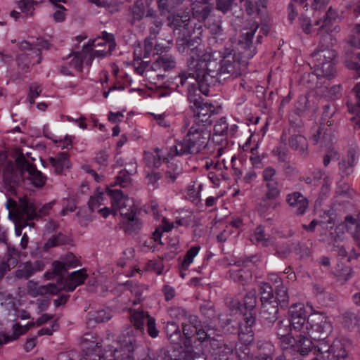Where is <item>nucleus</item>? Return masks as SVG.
<instances>
[{
  "label": "nucleus",
  "instance_id": "nucleus-1",
  "mask_svg": "<svg viewBox=\"0 0 360 360\" xmlns=\"http://www.w3.org/2000/svg\"><path fill=\"white\" fill-rule=\"evenodd\" d=\"M258 28L257 22H252L249 27L244 28L237 50L225 53L222 58L216 51L205 53L200 63L202 65V72L195 80L199 83L204 95L208 94L210 86L219 84L228 78L237 77L245 70L248 60L257 52L252 39Z\"/></svg>",
  "mask_w": 360,
  "mask_h": 360
},
{
  "label": "nucleus",
  "instance_id": "nucleus-2",
  "mask_svg": "<svg viewBox=\"0 0 360 360\" xmlns=\"http://www.w3.org/2000/svg\"><path fill=\"white\" fill-rule=\"evenodd\" d=\"M306 318L307 311L304 304H294V338H297L295 347L302 356L307 355L311 349L312 342L309 339V327L312 333L319 334V339H324L331 330L330 323L323 314H314L311 317L310 324L307 322Z\"/></svg>",
  "mask_w": 360,
  "mask_h": 360
},
{
  "label": "nucleus",
  "instance_id": "nucleus-3",
  "mask_svg": "<svg viewBox=\"0 0 360 360\" xmlns=\"http://www.w3.org/2000/svg\"><path fill=\"white\" fill-rule=\"evenodd\" d=\"M202 39L200 36L193 35L191 31L181 34L176 38V47L181 53H188L186 60V69L175 77L176 87L186 85L188 80H195L202 70V65L205 53L201 45Z\"/></svg>",
  "mask_w": 360,
  "mask_h": 360
},
{
  "label": "nucleus",
  "instance_id": "nucleus-4",
  "mask_svg": "<svg viewBox=\"0 0 360 360\" xmlns=\"http://www.w3.org/2000/svg\"><path fill=\"white\" fill-rule=\"evenodd\" d=\"M3 176L4 189L7 193L15 195H18L21 183L25 179L37 188L43 187L46 181V176L25 159L22 153L16 158L15 163L8 162L6 164Z\"/></svg>",
  "mask_w": 360,
  "mask_h": 360
},
{
  "label": "nucleus",
  "instance_id": "nucleus-5",
  "mask_svg": "<svg viewBox=\"0 0 360 360\" xmlns=\"http://www.w3.org/2000/svg\"><path fill=\"white\" fill-rule=\"evenodd\" d=\"M210 139V131L204 126L193 125L181 141L170 149L169 155H193L199 153L205 148Z\"/></svg>",
  "mask_w": 360,
  "mask_h": 360
},
{
  "label": "nucleus",
  "instance_id": "nucleus-6",
  "mask_svg": "<svg viewBox=\"0 0 360 360\" xmlns=\"http://www.w3.org/2000/svg\"><path fill=\"white\" fill-rule=\"evenodd\" d=\"M194 80H188L186 85L188 86V99L191 103V108L194 112L195 122L198 126L211 125L212 123L210 116L213 112V106L207 103H202L200 94L196 92H202L200 91L199 83L193 82Z\"/></svg>",
  "mask_w": 360,
  "mask_h": 360
},
{
  "label": "nucleus",
  "instance_id": "nucleus-7",
  "mask_svg": "<svg viewBox=\"0 0 360 360\" xmlns=\"http://www.w3.org/2000/svg\"><path fill=\"white\" fill-rule=\"evenodd\" d=\"M314 70L311 73H306L302 77L304 84H307L309 89H319L321 87L322 84L325 83L319 81L323 78L330 79L335 75V70L333 63L326 62L324 65L320 66L314 65Z\"/></svg>",
  "mask_w": 360,
  "mask_h": 360
},
{
  "label": "nucleus",
  "instance_id": "nucleus-8",
  "mask_svg": "<svg viewBox=\"0 0 360 360\" xmlns=\"http://www.w3.org/2000/svg\"><path fill=\"white\" fill-rule=\"evenodd\" d=\"M168 26L172 30L174 34L177 37L191 31V18L188 13L172 14L167 17Z\"/></svg>",
  "mask_w": 360,
  "mask_h": 360
},
{
  "label": "nucleus",
  "instance_id": "nucleus-9",
  "mask_svg": "<svg viewBox=\"0 0 360 360\" xmlns=\"http://www.w3.org/2000/svg\"><path fill=\"white\" fill-rule=\"evenodd\" d=\"M292 325V314L286 319L281 320L277 323L276 334L280 340V345L282 350L292 349L291 344Z\"/></svg>",
  "mask_w": 360,
  "mask_h": 360
},
{
  "label": "nucleus",
  "instance_id": "nucleus-10",
  "mask_svg": "<svg viewBox=\"0 0 360 360\" xmlns=\"http://www.w3.org/2000/svg\"><path fill=\"white\" fill-rule=\"evenodd\" d=\"M327 39L331 40V36L327 34L324 37H321V45L311 54L314 63V65L320 66L321 65H324L326 62L333 63L336 53L334 50L323 45V42L327 41Z\"/></svg>",
  "mask_w": 360,
  "mask_h": 360
},
{
  "label": "nucleus",
  "instance_id": "nucleus-11",
  "mask_svg": "<svg viewBox=\"0 0 360 360\" xmlns=\"http://www.w3.org/2000/svg\"><path fill=\"white\" fill-rule=\"evenodd\" d=\"M39 203L35 200L27 196L19 197L18 207H17V215L21 219H37V211Z\"/></svg>",
  "mask_w": 360,
  "mask_h": 360
},
{
  "label": "nucleus",
  "instance_id": "nucleus-12",
  "mask_svg": "<svg viewBox=\"0 0 360 360\" xmlns=\"http://www.w3.org/2000/svg\"><path fill=\"white\" fill-rule=\"evenodd\" d=\"M79 261L76 259L75 256L69 252L66 255L64 261L63 262L58 261H54L53 262V272L46 274L47 278H50V274L58 275L60 277L58 281H63L65 275L68 274V268L76 267L79 265Z\"/></svg>",
  "mask_w": 360,
  "mask_h": 360
},
{
  "label": "nucleus",
  "instance_id": "nucleus-13",
  "mask_svg": "<svg viewBox=\"0 0 360 360\" xmlns=\"http://www.w3.org/2000/svg\"><path fill=\"white\" fill-rule=\"evenodd\" d=\"M117 342L120 347H115L113 350L114 353L122 350L128 353L132 352L136 345L134 329L131 326L127 327L117 338Z\"/></svg>",
  "mask_w": 360,
  "mask_h": 360
},
{
  "label": "nucleus",
  "instance_id": "nucleus-14",
  "mask_svg": "<svg viewBox=\"0 0 360 360\" xmlns=\"http://www.w3.org/2000/svg\"><path fill=\"white\" fill-rule=\"evenodd\" d=\"M27 288L29 295L32 297L45 295L46 294L56 295L62 290L57 284L49 283L39 285L37 282L33 281H28Z\"/></svg>",
  "mask_w": 360,
  "mask_h": 360
},
{
  "label": "nucleus",
  "instance_id": "nucleus-15",
  "mask_svg": "<svg viewBox=\"0 0 360 360\" xmlns=\"http://www.w3.org/2000/svg\"><path fill=\"white\" fill-rule=\"evenodd\" d=\"M278 301H273L262 303V308L259 312L262 322L266 325H272L278 319Z\"/></svg>",
  "mask_w": 360,
  "mask_h": 360
},
{
  "label": "nucleus",
  "instance_id": "nucleus-16",
  "mask_svg": "<svg viewBox=\"0 0 360 360\" xmlns=\"http://www.w3.org/2000/svg\"><path fill=\"white\" fill-rule=\"evenodd\" d=\"M123 229L129 235L137 234L141 229V221L136 217V212L131 209L130 212H122Z\"/></svg>",
  "mask_w": 360,
  "mask_h": 360
},
{
  "label": "nucleus",
  "instance_id": "nucleus-17",
  "mask_svg": "<svg viewBox=\"0 0 360 360\" xmlns=\"http://www.w3.org/2000/svg\"><path fill=\"white\" fill-rule=\"evenodd\" d=\"M276 172L271 167L266 168L263 172V178L265 181H266V186L268 189L266 193L263 198V201H266V200H274L279 195V190L278 189V184L276 181L273 179L274 176L275 175Z\"/></svg>",
  "mask_w": 360,
  "mask_h": 360
},
{
  "label": "nucleus",
  "instance_id": "nucleus-18",
  "mask_svg": "<svg viewBox=\"0 0 360 360\" xmlns=\"http://www.w3.org/2000/svg\"><path fill=\"white\" fill-rule=\"evenodd\" d=\"M255 323V316L254 314L244 313L243 322L240 325L238 335L241 339L245 342H251L253 340L252 326Z\"/></svg>",
  "mask_w": 360,
  "mask_h": 360
},
{
  "label": "nucleus",
  "instance_id": "nucleus-19",
  "mask_svg": "<svg viewBox=\"0 0 360 360\" xmlns=\"http://www.w3.org/2000/svg\"><path fill=\"white\" fill-rule=\"evenodd\" d=\"M281 141V144L276 150L277 155L280 161L285 162L289 152L288 147H291V141H292L290 129L283 131Z\"/></svg>",
  "mask_w": 360,
  "mask_h": 360
},
{
  "label": "nucleus",
  "instance_id": "nucleus-20",
  "mask_svg": "<svg viewBox=\"0 0 360 360\" xmlns=\"http://www.w3.org/2000/svg\"><path fill=\"white\" fill-rule=\"evenodd\" d=\"M86 277L87 275L84 273V270L74 271L65 279V285L61 288L68 292H72L77 285L84 283ZM59 287L60 288V286Z\"/></svg>",
  "mask_w": 360,
  "mask_h": 360
},
{
  "label": "nucleus",
  "instance_id": "nucleus-21",
  "mask_svg": "<svg viewBox=\"0 0 360 360\" xmlns=\"http://www.w3.org/2000/svg\"><path fill=\"white\" fill-rule=\"evenodd\" d=\"M268 0H245V6L246 13L251 15L257 13L263 15L266 13Z\"/></svg>",
  "mask_w": 360,
  "mask_h": 360
},
{
  "label": "nucleus",
  "instance_id": "nucleus-22",
  "mask_svg": "<svg viewBox=\"0 0 360 360\" xmlns=\"http://www.w3.org/2000/svg\"><path fill=\"white\" fill-rule=\"evenodd\" d=\"M175 58L168 53H165L161 56H158V58L153 64V70L162 69L165 71L172 70L176 67Z\"/></svg>",
  "mask_w": 360,
  "mask_h": 360
},
{
  "label": "nucleus",
  "instance_id": "nucleus-23",
  "mask_svg": "<svg viewBox=\"0 0 360 360\" xmlns=\"http://www.w3.org/2000/svg\"><path fill=\"white\" fill-rule=\"evenodd\" d=\"M330 108L328 105H326L324 108L323 112V117L322 118V122L321 123V127H319L317 134L314 135V140L318 142L319 138L323 135V139H326L327 136L330 135V131H328V129L325 128V125L326 124L328 127H330L333 124V121L327 120V118L330 117L332 115V112H330Z\"/></svg>",
  "mask_w": 360,
  "mask_h": 360
},
{
  "label": "nucleus",
  "instance_id": "nucleus-24",
  "mask_svg": "<svg viewBox=\"0 0 360 360\" xmlns=\"http://www.w3.org/2000/svg\"><path fill=\"white\" fill-rule=\"evenodd\" d=\"M164 330L167 339L172 343H177L181 339V332L178 324L174 321H167Z\"/></svg>",
  "mask_w": 360,
  "mask_h": 360
},
{
  "label": "nucleus",
  "instance_id": "nucleus-25",
  "mask_svg": "<svg viewBox=\"0 0 360 360\" xmlns=\"http://www.w3.org/2000/svg\"><path fill=\"white\" fill-rule=\"evenodd\" d=\"M355 161L354 153L349 151L347 157L339 163V169L342 176L350 175L353 172V167Z\"/></svg>",
  "mask_w": 360,
  "mask_h": 360
},
{
  "label": "nucleus",
  "instance_id": "nucleus-26",
  "mask_svg": "<svg viewBox=\"0 0 360 360\" xmlns=\"http://www.w3.org/2000/svg\"><path fill=\"white\" fill-rule=\"evenodd\" d=\"M182 332L185 337V340L184 341L185 347L187 349H193L195 347V340H193V338L196 333V329L189 326V324L183 322Z\"/></svg>",
  "mask_w": 360,
  "mask_h": 360
},
{
  "label": "nucleus",
  "instance_id": "nucleus-27",
  "mask_svg": "<svg viewBox=\"0 0 360 360\" xmlns=\"http://www.w3.org/2000/svg\"><path fill=\"white\" fill-rule=\"evenodd\" d=\"M242 305L243 311L247 312L248 315H250V314H254V316L255 315L254 311L257 305V294L255 289L246 293L244 297V302Z\"/></svg>",
  "mask_w": 360,
  "mask_h": 360
},
{
  "label": "nucleus",
  "instance_id": "nucleus-28",
  "mask_svg": "<svg viewBox=\"0 0 360 360\" xmlns=\"http://www.w3.org/2000/svg\"><path fill=\"white\" fill-rule=\"evenodd\" d=\"M148 316L150 315L144 311H135L131 314V322L136 329V330H134L135 333L138 330L143 331L144 323L148 321Z\"/></svg>",
  "mask_w": 360,
  "mask_h": 360
},
{
  "label": "nucleus",
  "instance_id": "nucleus-29",
  "mask_svg": "<svg viewBox=\"0 0 360 360\" xmlns=\"http://www.w3.org/2000/svg\"><path fill=\"white\" fill-rule=\"evenodd\" d=\"M338 17V13L331 8V7L329 8L328 11L326 12L324 19L323 21V24L321 25L318 30V34L321 37H324L323 34L328 33L330 30L329 25L330 24L335 20Z\"/></svg>",
  "mask_w": 360,
  "mask_h": 360
},
{
  "label": "nucleus",
  "instance_id": "nucleus-30",
  "mask_svg": "<svg viewBox=\"0 0 360 360\" xmlns=\"http://www.w3.org/2000/svg\"><path fill=\"white\" fill-rule=\"evenodd\" d=\"M259 293L262 303L273 301L274 300H276L273 288L268 283H261L259 285Z\"/></svg>",
  "mask_w": 360,
  "mask_h": 360
},
{
  "label": "nucleus",
  "instance_id": "nucleus-31",
  "mask_svg": "<svg viewBox=\"0 0 360 360\" xmlns=\"http://www.w3.org/2000/svg\"><path fill=\"white\" fill-rule=\"evenodd\" d=\"M111 319V314L106 310H100L93 314H89L87 324L94 326V323L107 321Z\"/></svg>",
  "mask_w": 360,
  "mask_h": 360
},
{
  "label": "nucleus",
  "instance_id": "nucleus-32",
  "mask_svg": "<svg viewBox=\"0 0 360 360\" xmlns=\"http://www.w3.org/2000/svg\"><path fill=\"white\" fill-rule=\"evenodd\" d=\"M342 324L349 330L354 329L360 326V318L352 311H346L342 314Z\"/></svg>",
  "mask_w": 360,
  "mask_h": 360
},
{
  "label": "nucleus",
  "instance_id": "nucleus-33",
  "mask_svg": "<svg viewBox=\"0 0 360 360\" xmlns=\"http://www.w3.org/2000/svg\"><path fill=\"white\" fill-rule=\"evenodd\" d=\"M308 206L307 198L299 192H294V208H296V213L297 214H304Z\"/></svg>",
  "mask_w": 360,
  "mask_h": 360
},
{
  "label": "nucleus",
  "instance_id": "nucleus-34",
  "mask_svg": "<svg viewBox=\"0 0 360 360\" xmlns=\"http://www.w3.org/2000/svg\"><path fill=\"white\" fill-rule=\"evenodd\" d=\"M141 360H172L169 351L161 348L156 352L148 349L145 357Z\"/></svg>",
  "mask_w": 360,
  "mask_h": 360
},
{
  "label": "nucleus",
  "instance_id": "nucleus-35",
  "mask_svg": "<svg viewBox=\"0 0 360 360\" xmlns=\"http://www.w3.org/2000/svg\"><path fill=\"white\" fill-rule=\"evenodd\" d=\"M214 11L213 4L205 6L201 9L193 8V15L199 22H205Z\"/></svg>",
  "mask_w": 360,
  "mask_h": 360
},
{
  "label": "nucleus",
  "instance_id": "nucleus-36",
  "mask_svg": "<svg viewBox=\"0 0 360 360\" xmlns=\"http://www.w3.org/2000/svg\"><path fill=\"white\" fill-rule=\"evenodd\" d=\"M37 326L36 322H32L27 323L25 326H22L20 323H15L13 326V333L12 335H8L6 339H5V342H8L13 340H16L19 338L20 335L25 333L30 328Z\"/></svg>",
  "mask_w": 360,
  "mask_h": 360
},
{
  "label": "nucleus",
  "instance_id": "nucleus-37",
  "mask_svg": "<svg viewBox=\"0 0 360 360\" xmlns=\"http://www.w3.org/2000/svg\"><path fill=\"white\" fill-rule=\"evenodd\" d=\"M275 298L278 301L281 307H286L289 304V296L288 294L287 288L282 284L277 286L276 290Z\"/></svg>",
  "mask_w": 360,
  "mask_h": 360
},
{
  "label": "nucleus",
  "instance_id": "nucleus-38",
  "mask_svg": "<svg viewBox=\"0 0 360 360\" xmlns=\"http://www.w3.org/2000/svg\"><path fill=\"white\" fill-rule=\"evenodd\" d=\"M294 148L299 152L300 155L305 158L307 155L308 143L306 138L298 134L294 138Z\"/></svg>",
  "mask_w": 360,
  "mask_h": 360
},
{
  "label": "nucleus",
  "instance_id": "nucleus-39",
  "mask_svg": "<svg viewBox=\"0 0 360 360\" xmlns=\"http://www.w3.org/2000/svg\"><path fill=\"white\" fill-rule=\"evenodd\" d=\"M200 250L199 247L193 246L186 253L184 256V259L181 264L180 269L182 271H186L188 269V266L190 264L193 262V258L195 257V255L198 254V251Z\"/></svg>",
  "mask_w": 360,
  "mask_h": 360
},
{
  "label": "nucleus",
  "instance_id": "nucleus-40",
  "mask_svg": "<svg viewBox=\"0 0 360 360\" xmlns=\"http://www.w3.org/2000/svg\"><path fill=\"white\" fill-rule=\"evenodd\" d=\"M35 272V268L32 263L26 262L23 264L22 268L15 271V276L18 278H28Z\"/></svg>",
  "mask_w": 360,
  "mask_h": 360
},
{
  "label": "nucleus",
  "instance_id": "nucleus-41",
  "mask_svg": "<svg viewBox=\"0 0 360 360\" xmlns=\"http://www.w3.org/2000/svg\"><path fill=\"white\" fill-rule=\"evenodd\" d=\"M145 14L144 0H137L132 8V15L134 20H140Z\"/></svg>",
  "mask_w": 360,
  "mask_h": 360
},
{
  "label": "nucleus",
  "instance_id": "nucleus-42",
  "mask_svg": "<svg viewBox=\"0 0 360 360\" xmlns=\"http://www.w3.org/2000/svg\"><path fill=\"white\" fill-rule=\"evenodd\" d=\"M19 48L22 51H32L33 53H34L35 56L38 58V59L36 61V63L39 64L41 63V52L40 51L39 49H35L34 47L33 42L30 43L27 41H23L19 44Z\"/></svg>",
  "mask_w": 360,
  "mask_h": 360
},
{
  "label": "nucleus",
  "instance_id": "nucleus-43",
  "mask_svg": "<svg viewBox=\"0 0 360 360\" xmlns=\"http://www.w3.org/2000/svg\"><path fill=\"white\" fill-rule=\"evenodd\" d=\"M131 183L130 174L128 171L124 169L119 172L116 176L115 184L123 188L127 187Z\"/></svg>",
  "mask_w": 360,
  "mask_h": 360
},
{
  "label": "nucleus",
  "instance_id": "nucleus-44",
  "mask_svg": "<svg viewBox=\"0 0 360 360\" xmlns=\"http://www.w3.org/2000/svg\"><path fill=\"white\" fill-rule=\"evenodd\" d=\"M233 2V0H215L216 9L226 14L232 10Z\"/></svg>",
  "mask_w": 360,
  "mask_h": 360
},
{
  "label": "nucleus",
  "instance_id": "nucleus-45",
  "mask_svg": "<svg viewBox=\"0 0 360 360\" xmlns=\"http://www.w3.org/2000/svg\"><path fill=\"white\" fill-rule=\"evenodd\" d=\"M228 124L225 117L220 118L214 126V134L224 136L227 133Z\"/></svg>",
  "mask_w": 360,
  "mask_h": 360
},
{
  "label": "nucleus",
  "instance_id": "nucleus-46",
  "mask_svg": "<svg viewBox=\"0 0 360 360\" xmlns=\"http://www.w3.org/2000/svg\"><path fill=\"white\" fill-rule=\"evenodd\" d=\"M157 154L155 155L150 153H146L145 160L149 167L158 168L160 165V156L158 154L159 150L156 149Z\"/></svg>",
  "mask_w": 360,
  "mask_h": 360
},
{
  "label": "nucleus",
  "instance_id": "nucleus-47",
  "mask_svg": "<svg viewBox=\"0 0 360 360\" xmlns=\"http://www.w3.org/2000/svg\"><path fill=\"white\" fill-rule=\"evenodd\" d=\"M147 332L148 335L153 338H157L159 335V330L156 328L155 319L150 316H148V321L146 322Z\"/></svg>",
  "mask_w": 360,
  "mask_h": 360
},
{
  "label": "nucleus",
  "instance_id": "nucleus-48",
  "mask_svg": "<svg viewBox=\"0 0 360 360\" xmlns=\"http://www.w3.org/2000/svg\"><path fill=\"white\" fill-rule=\"evenodd\" d=\"M56 160L58 164V168L60 170V174L63 172V169L64 167L69 168L70 167V162L68 160V154L66 153H59L56 155Z\"/></svg>",
  "mask_w": 360,
  "mask_h": 360
},
{
  "label": "nucleus",
  "instance_id": "nucleus-49",
  "mask_svg": "<svg viewBox=\"0 0 360 360\" xmlns=\"http://www.w3.org/2000/svg\"><path fill=\"white\" fill-rule=\"evenodd\" d=\"M73 55L75 57L70 61V65L79 71H82V64L84 63L83 53L79 51H77L73 52Z\"/></svg>",
  "mask_w": 360,
  "mask_h": 360
},
{
  "label": "nucleus",
  "instance_id": "nucleus-50",
  "mask_svg": "<svg viewBox=\"0 0 360 360\" xmlns=\"http://www.w3.org/2000/svg\"><path fill=\"white\" fill-rule=\"evenodd\" d=\"M255 237L257 242H261L263 246H268L271 243V240L268 238H265L264 230L261 226H258L255 233Z\"/></svg>",
  "mask_w": 360,
  "mask_h": 360
},
{
  "label": "nucleus",
  "instance_id": "nucleus-51",
  "mask_svg": "<svg viewBox=\"0 0 360 360\" xmlns=\"http://www.w3.org/2000/svg\"><path fill=\"white\" fill-rule=\"evenodd\" d=\"M296 254L299 255L300 259L308 257L310 255L309 247L306 243H299L296 248Z\"/></svg>",
  "mask_w": 360,
  "mask_h": 360
},
{
  "label": "nucleus",
  "instance_id": "nucleus-52",
  "mask_svg": "<svg viewBox=\"0 0 360 360\" xmlns=\"http://www.w3.org/2000/svg\"><path fill=\"white\" fill-rule=\"evenodd\" d=\"M335 274L337 277V281L340 282L341 283H344L350 278L352 274V269L349 267L346 266L342 269L341 272L335 273Z\"/></svg>",
  "mask_w": 360,
  "mask_h": 360
},
{
  "label": "nucleus",
  "instance_id": "nucleus-53",
  "mask_svg": "<svg viewBox=\"0 0 360 360\" xmlns=\"http://www.w3.org/2000/svg\"><path fill=\"white\" fill-rule=\"evenodd\" d=\"M108 194L110 196L112 200V204H120L122 200H124V194L121 190H111L109 189L107 191Z\"/></svg>",
  "mask_w": 360,
  "mask_h": 360
},
{
  "label": "nucleus",
  "instance_id": "nucleus-54",
  "mask_svg": "<svg viewBox=\"0 0 360 360\" xmlns=\"http://www.w3.org/2000/svg\"><path fill=\"white\" fill-rule=\"evenodd\" d=\"M185 323L189 324V326L195 328L196 330H199L202 327L201 321L195 315L189 314L186 317V321Z\"/></svg>",
  "mask_w": 360,
  "mask_h": 360
},
{
  "label": "nucleus",
  "instance_id": "nucleus-55",
  "mask_svg": "<svg viewBox=\"0 0 360 360\" xmlns=\"http://www.w3.org/2000/svg\"><path fill=\"white\" fill-rule=\"evenodd\" d=\"M333 357L336 360H348L347 352L342 345H338L337 349L333 352Z\"/></svg>",
  "mask_w": 360,
  "mask_h": 360
},
{
  "label": "nucleus",
  "instance_id": "nucleus-56",
  "mask_svg": "<svg viewBox=\"0 0 360 360\" xmlns=\"http://www.w3.org/2000/svg\"><path fill=\"white\" fill-rule=\"evenodd\" d=\"M103 199V193H99L97 196H92L90 198L88 202V207L91 212H93L95 208L100 206V200Z\"/></svg>",
  "mask_w": 360,
  "mask_h": 360
},
{
  "label": "nucleus",
  "instance_id": "nucleus-57",
  "mask_svg": "<svg viewBox=\"0 0 360 360\" xmlns=\"http://www.w3.org/2000/svg\"><path fill=\"white\" fill-rule=\"evenodd\" d=\"M335 345H334L333 347H329L324 343H321V344H319V345L317 346V348H316L317 354H327V358H328L329 356H330L331 353L333 354V352L335 350Z\"/></svg>",
  "mask_w": 360,
  "mask_h": 360
},
{
  "label": "nucleus",
  "instance_id": "nucleus-58",
  "mask_svg": "<svg viewBox=\"0 0 360 360\" xmlns=\"http://www.w3.org/2000/svg\"><path fill=\"white\" fill-rule=\"evenodd\" d=\"M158 5L162 15L170 13L172 11V7L168 0H158Z\"/></svg>",
  "mask_w": 360,
  "mask_h": 360
},
{
  "label": "nucleus",
  "instance_id": "nucleus-59",
  "mask_svg": "<svg viewBox=\"0 0 360 360\" xmlns=\"http://www.w3.org/2000/svg\"><path fill=\"white\" fill-rule=\"evenodd\" d=\"M359 222V219L354 218L352 215H347L345 217L344 225L347 231H352L353 226H356V224Z\"/></svg>",
  "mask_w": 360,
  "mask_h": 360
},
{
  "label": "nucleus",
  "instance_id": "nucleus-60",
  "mask_svg": "<svg viewBox=\"0 0 360 360\" xmlns=\"http://www.w3.org/2000/svg\"><path fill=\"white\" fill-rule=\"evenodd\" d=\"M52 205H53L52 202H48V203H46L45 205H42L41 207H40V205H39V208L37 211V220L49 214V212L52 208Z\"/></svg>",
  "mask_w": 360,
  "mask_h": 360
},
{
  "label": "nucleus",
  "instance_id": "nucleus-61",
  "mask_svg": "<svg viewBox=\"0 0 360 360\" xmlns=\"http://www.w3.org/2000/svg\"><path fill=\"white\" fill-rule=\"evenodd\" d=\"M162 22L158 19H154L153 21V25L150 27V38H155L156 35L159 33Z\"/></svg>",
  "mask_w": 360,
  "mask_h": 360
},
{
  "label": "nucleus",
  "instance_id": "nucleus-62",
  "mask_svg": "<svg viewBox=\"0 0 360 360\" xmlns=\"http://www.w3.org/2000/svg\"><path fill=\"white\" fill-rule=\"evenodd\" d=\"M153 39L154 38L148 37L144 40V58H148L152 51L154 50V46L153 42L151 41V40Z\"/></svg>",
  "mask_w": 360,
  "mask_h": 360
},
{
  "label": "nucleus",
  "instance_id": "nucleus-63",
  "mask_svg": "<svg viewBox=\"0 0 360 360\" xmlns=\"http://www.w3.org/2000/svg\"><path fill=\"white\" fill-rule=\"evenodd\" d=\"M108 159V155L105 150H101L98 153H96V155L95 157V161L96 163L106 166Z\"/></svg>",
  "mask_w": 360,
  "mask_h": 360
},
{
  "label": "nucleus",
  "instance_id": "nucleus-64",
  "mask_svg": "<svg viewBox=\"0 0 360 360\" xmlns=\"http://www.w3.org/2000/svg\"><path fill=\"white\" fill-rule=\"evenodd\" d=\"M56 7L58 8V10H57L53 13V18L56 22H62L65 18V8L62 5H56Z\"/></svg>",
  "mask_w": 360,
  "mask_h": 360
}]
</instances>
